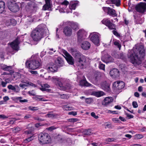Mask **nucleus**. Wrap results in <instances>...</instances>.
<instances>
[{
    "mask_svg": "<svg viewBox=\"0 0 146 146\" xmlns=\"http://www.w3.org/2000/svg\"><path fill=\"white\" fill-rule=\"evenodd\" d=\"M145 50L144 46H138L133 48L128 54V58L133 64L139 65L141 63V59L144 56Z\"/></svg>",
    "mask_w": 146,
    "mask_h": 146,
    "instance_id": "obj_1",
    "label": "nucleus"
},
{
    "mask_svg": "<svg viewBox=\"0 0 146 146\" xmlns=\"http://www.w3.org/2000/svg\"><path fill=\"white\" fill-rule=\"evenodd\" d=\"M70 50V52L73 56L76 58L77 59V65L80 68H83L86 61L85 56L74 49L71 48Z\"/></svg>",
    "mask_w": 146,
    "mask_h": 146,
    "instance_id": "obj_2",
    "label": "nucleus"
},
{
    "mask_svg": "<svg viewBox=\"0 0 146 146\" xmlns=\"http://www.w3.org/2000/svg\"><path fill=\"white\" fill-rule=\"evenodd\" d=\"M42 26V25H38L32 32L31 36L34 41H39L43 37L44 30Z\"/></svg>",
    "mask_w": 146,
    "mask_h": 146,
    "instance_id": "obj_3",
    "label": "nucleus"
},
{
    "mask_svg": "<svg viewBox=\"0 0 146 146\" xmlns=\"http://www.w3.org/2000/svg\"><path fill=\"white\" fill-rule=\"evenodd\" d=\"M36 56H32L30 61L27 60L25 63L26 66L29 69L35 70L38 68L40 65L41 63Z\"/></svg>",
    "mask_w": 146,
    "mask_h": 146,
    "instance_id": "obj_4",
    "label": "nucleus"
},
{
    "mask_svg": "<svg viewBox=\"0 0 146 146\" xmlns=\"http://www.w3.org/2000/svg\"><path fill=\"white\" fill-rule=\"evenodd\" d=\"M39 143L41 144H48L51 141V138L48 134L46 133L42 132L38 135Z\"/></svg>",
    "mask_w": 146,
    "mask_h": 146,
    "instance_id": "obj_5",
    "label": "nucleus"
},
{
    "mask_svg": "<svg viewBox=\"0 0 146 146\" xmlns=\"http://www.w3.org/2000/svg\"><path fill=\"white\" fill-rule=\"evenodd\" d=\"M7 6L11 11L14 12H17L19 9L18 5L13 1L8 2L7 3Z\"/></svg>",
    "mask_w": 146,
    "mask_h": 146,
    "instance_id": "obj_6",
    "label": "nucleus"
},
{
    "mask_svg": "<svg viewBox=\"0 0 146 146\" xmlns=\"http://www.w3.org/2000/svg\"><path fill=\"white\" fill-rule=\"evenodd\" d=\"M102 23L106 25L110 30H115V25L111 22L109 18H105L102 21Z\"/></svg>",
    "mask_w": 146,
    "mask_h": 146,
    "instance_id": "obj_7",
    "label": "nucleus"
},
{
    "mask_svg": "<svg viewBox=\"0 0 146 146\" xmlns=\"http://www.w3.org/2000/svg\"><path fill=\"white\" fill-rule=\"evenodd\" d=\"M98 34L97 33H91L90 36V40L96 45H98L99 43V39Z\"/></svg>",
    "mask_w": 146,
    "mask_h": 146,
    "instance_id": "obj_8",
    "label": "nucleus"
},
{
    "mask_svg": "<svg viewBox=\"0 0 146 146\" xmlns=\"http://www.w3.org/2000/svg\"><path fill=\"white\" fill-rule=\"evenodd\" d=\"M136 10L140 13H143L146 10V3L141 2L135 7Z\"/></svg>",
    "mask_w": 146,
    "mask_h": 146,
    "instance_id": "obj_9",
    "label": "nucleus"
},
{
    "mask_svg": "<svg viewBox=\"0 0 146 146\" xmlns=\"http://www.w3.org/2000/svg\"><path fill=\"white\" fill-rule=\"evenodd\" d=\"M87 34V33L84 29L80 30L77 33L78 40L79 42H81L82 40L85 38Z\"/></svg>",
    "mask_w": 146,
    "mask_h": 146,
    "instance_id": "obj_10",
    "label": "nucleus"
},
{
    "mask_svg": "<svg viewBox=\"0 0 146 146\" xmlns=\"http://www.w3.org/2000/svg\"><path fill=\"white\" fill-rule=\"evenodd\" d=\"M63 52L65 56V58L68 63L70 64L73 65L74 63L73 58L66 51L64 50Z\"/></svg>",
    "mask_w": 146,
    "mask_h": 146,
    "instance_id": "obj_11",
    "label": "nucleus"
},
{
    "mask_svg": "<svg viewBox=\"0 0 146 146\" xmlns=\"http://www.w3.org/2000/svg\"><path fill=\"white\" fill-rule=\"evenodd\" d=\"M113 86L117 89L120 90L124 88L125 83L123 81H118L113 83Z\"/></svg>",
    "mask_w": 146,
    "mask_h": 146,
    "instance_id": "obj_12",
    "label": "nucleus"
},
{
    "mask_svg": "<svg viewBox=\"0 0 146 146\" xmlns=\"http://www.w3.org/2000/svg\"><path fill=\"white\" fill-rule=\"evenodd\" d=\"M110 85L106 81L102 82L101 84V88L104 90L108 92L110 91Z\"/></svg>",
    "mask_w": 146,
    "mask_h": 146,
    "instance_id": "obj_13",
    "label": "nucleus"
},
{
    "mask_svg": "<svg viewBox=\"0 0 146 146\" xmlns=\"http://www.w3.org/2000/svg\"><path fill=\"white\" fill-rule=\"evenodd\" d=\"M105 9L107 10V13L110 16L113 17H117L116 11L114 9L110 7H105Z\"/></svg>",
    "mask_w": 146,
    "mask_h": 146,
    "instance_id": "obj_14",
    "label": "nucleus"
},
{
    "mask_svg": "<svg viewBox=\"0 0 146 146\" xmlns=\"http://www.w3.org/2000/svg\"><path fill=\"white\" fill-rule=\"evenodd\" d=\"M19 43V38H17L10 43V45L13 49L18 50L19 48L18 45Z\"/></svg>",
    "mask_w": 146,
    "mask_h": 146,
    "instance_id": "obj_15",
    "label": "nucleus"
},
{
    "mask_svg": "<svg viewBox=\"0 0 146 146\" xmlns=\"http://www.w3.org/2000/svg\"><path fill=\"white\" fill-rule=\"evenodd\" d=\"M101 73L99 72H96L94 75L93 80L95 83H97L101 79Z\"/></svg>",
    "mask_w": 146,
    "mask_h": 146,
    "instance_id": "obj_16",
    "label": "nucleus"
},
{
    "mask_svg": "<svg viewBox=\"0 0 146 146\" xmlns=\"http://www.w3.org/2000/svg\"><path fill=\"white\" fill-rule=\"evenodd\" d=\"M63 32L66 36H70L72 34V30L71 27L66 26L64 28Z\"/></svg>",
    "mask_w": 146,
    "mask_h": 146,
    "instance_id": "obj_17",
    "label": "nucleus"
},
{
    "mask_svg": "<svg viewBox=\"0 0 146 146\" xmlns=\"http://www.w3.org/2000/svg\"><path fill=\"white\" fill-rule=\"evenodd\" d=\"M55 63L58 67L62 66L64 65L63 59L60 57H58L57 58L55 61Z\"/></svg>",
    "mask_w": 146,
    "mask_h": 146,
    "instance_id": "obj_18",
    "label": "nucleus"
},
{
    "mask_svg": "<svg viewBox=\"0 0 146 146\" xmlns=\"http://www.w3.org/2000/svg\"><path fill=\"white\" fill-rule=\"evenodd\" d=\"M111 76L113 78H116L119 75V71L118 69L114 68L111 70L110 72Z\"/></svg>",
    "mask_w": 146,
    "mask_h": 146,
    "instance_id": "obj_19",
    "label": "nucleus"
},
{
    "mask_svg": "<svg viewBox=\"0 0 146 146\" xmlns=\"http://www.w3.org/2000/svg\"><path fill=\"white\" fill-rule=\"evenodd\" d=\"M52 79L53 82L57 86H59L61 88L63 87V84L58 78L53 77L52 78Z\"/></svg>",
    "mask_w": 146,
    "mask_h": 146,
    "instance_id": "obj_20",
    "label": "nucleus"
},
{
    "mask_svg": "<svg viewBox=\"0 0 146 146\" xmlns=\"http://www.w3.org/2000/svg\"><path fill=\"white\" fill-rule=\"evenodd\" d=\"M7 88L9 90H12L16 93L19 92L20 90V88L17 85H15L14 86L11 84H10L7 86Z\"/></svg>",
    "mask_w": 146,
    "mask_h": 146,
    "instance_id": "obj_21",
    "label": "nucleus"
},
{
    "mask_svg": "<svg viewBox=\"0 0 146 146\" xmlns=\"http://www.w3.org/2000/svg\"><path fill=\"white\" fill-rule=\"evenodd\" d=\"M113 99L111 97H107L104 100L103 104L105 106H107L109 104L112 102Z\"/></svg>",
    "mask_w": 146,
    "mask_h": 146,
    "instance_id": "obj_22",
    "label": "nucleus"
},
{
    "mask_svg": "<svg viewBox=\"0 0 146 146\" xmlns=\"http://www.w3.org/2000/svg\"><path fill=\"white\" fill-rule=\"evenodd\" d=\"M90 44L88 41L84 42L82 44L81 47L82 49L85 50H87L90 48Z\"/></svg>",
    "mask_w": 146,
    "mask_h": 146,
    "instance_id": "obj_23",
    "label": "nucleus"
},
{
    "mask_svg": "<svg viewBox=\"0 0 146 146\" xmlns=\"http://www.w3.org/2000/svg\"><path fill=\"white\" fill-rule=\"evenodd\" d=\"M80 84L82 86H85L87 87H92V85L88 82L86 80V78L81 80L80 82Z\"/></svg>",
    "mask_w": 146,
    "mask_h": 146,
    "instance_id": "obj_24",
    "label": "nucleus"
},
{
    "mask_svg": "<svg viewBox=\"0 0 146 146\" xmlns=\"http://www.w3.org/2000/svg\"><path fill=\"white\" fill-rule=\"evenodd\" d=\"M57 66L55 64L51 65L48 67L47 70L52 72H56L57 70Z\"/></svg>",
    "mask_w": 146,
    "mask_h": 146,
    "instance_id": "obj_25",
    "label": "nucleus"
},
{
    "mask_svg": "<svg viewBox=\"0 0 146 146\" xmlns=\"http://www.w3.org/2000/svg\"><path fill=\"white\" fill-rule=\"evenodd\" d=\"M78 1L71 2L69 6L70 9L71 10L75 9L76 7L78 5Z\"/></svg>",
    "mask_w": 146,
    "mask_h": 146,
    "instance_id": "obj_26",
    "label": "nucleus"
},
{
    "mask_svg": "<svg viewBox=\"0 0 146 146\" xmlns=\"http://www.w3.org/2000/svg\"><path fill=\"white\" fill-rule=\"evenodd\" d=\"M108 1L112 4H115L117 7L119 6L121 4L120 0H108Z\"/></svg>",
    "mask_w": 146,
    "mask_h": 146,
    "instance_id": "obj_27",
    "label": "nucleus"
},
{
    "mask_svg": "<svg viewBox=\"0 0 146 146\" xmlns=\"http://www.w3.org/2000/svg\"><path fill=\"white\" fill-rule=\"evenodd\" d=\"M5 3L3 1H0V13H2L5 11Z\"/></svg>",
    "mask_w": 146,
    "mask_h": 146,
    "instance_id": "obj_28",
    "label": "nucleus"
},
{
    "mask_svg": "<svg viewBox=\"0 0 146 146\" xmlns=\"http://www.w3.org/2000/svg\"><path fill=\"white\" fill-rule=\"evenodd\" d=\"M83 133L84 135H91L92 133L91 131V129H90L84 130L83 131Z\"/></svg>",
    "mask_w": 146,
    "mask_h": 146,
    "instance_id": "obj_29",
    "label": "nucleus"
},
{
    "mask_svg": "<svg viewBox=\"0 0 146 146\" xmlns=\"http://www.w3.org/2000/svg\"><path fill=\"white\" fill-rule=\"evenodd\" d=\"M94 94L95 96L98 97L104 95L105 94L103 91H99L94 92Z\"/></svg>",
    "mask_w": 146,
    "mask_h": 146,
    "instance_id": "obj_30",
    "label": "nucleus"
},
{
    "mask_svg": "<svg viewBox=\"0 0 146 146\" xmlns=\"http://www.w3.org/2000/svg\"><path fill=\"white\" fill-rule=\"evenodd\" d=\"M114 44L117 46L120 50L121 47V45L119 40H115L113 41Z\"/></svg>",
    "mask_w": 146,
    "mask_h": 146,
    "instance_id": "obj_31",
    "label": "nucleus"
},
{
    "mask_svg": "<svg viewBox=\"0 0 146 146\" xmlns=\"http://www.w3.org/2000/svg\"><path fill=\"white\" fill-rule=\"evenodd\" d=\"M50 3L46 4L44 5L42 8V9L44 10H50Z\"/></svg>",
    "mask_w": 146,
    "mask_h": 146,
    "instance_id": "obj_32",
    "label": "nucleus"
},
{
    "mask_svg": "<svg viewBox=\"0 0 146 146\" xmlns=\"http://www.w3.org/2000/svg\"><path fill=\"white\" fill-rule=\"evenodd\" d=\"M63 108L64 110L69 111L73 109L72 107L68 105H65L63 106Z\"/></svg>",
    "mask_w": 146,
    "mask_h": 146,
    "instance_id": "obj_33",
    "label": "nucleus"
},
{
    "mask_svg": "<svg viewBox=\"0 0 146 146\" xmlns=\"http://www.w3.org/2000/svg\"><path fill=\"white\" fill-rule=\"evenodd\" d=\"M34 98L37 101H47V100L45 99L44 98H39L38 96H36L34 97Z\"/></svg>",
    "mask_w": 146,
    "mask_h": 146,
    "instance_id": "obj_34",
    "label": "nucleus"
},
{
    "mask_svg": "<svg viewBox=\"0 0 146 146\" xmlns=\"http://www.w3.org/2000/svg\"><path fill=\"white\" fill-rule=\"evenodd\" d=\"M85 100L86 103L87 104H90L93 101L92 98H86Z\"/></svg>",
    "mask_w": 146,
    "mask_h": 146,
    "instance_id": "obj_35",
    "label": "nucleus"
},
{
    "mask_svg": "<svg viewBox=\"0 0 146 146\" xmlns=\"http://www.w3.org/2000/svg\"><path fill=\"white\" fill-rule=\"evenodd\" d=\"M28 109L30 110L33 111H36L39 109V108L37 107H34L33 106H29Z\"/></svg>",
    "mask_w": 146,
    "mask_h": 146,
    "instance_id": "obj_36",
    "label": "nucleus"
},
{
    "mask_svg": "<svg viewBox=\"0 0 146 146\" xmlns=\"http://www.w3.org/2000/svg\"><path fill=\"white\" fill-rule=\"evenodd\" d=\"M71 26L72 28L76 30L77 29H78V24L76 23H72L71 24Z\"/></svg>",
    "mask_w": 146,
    "mask_h": 146,
    "instance_id": "obj_37",
    "label": "nucleus"
},
{
    "mask_svg": "<svg viewBox=\"0 0 146 146\" xmlns=\"http://www.w3.org/2000/svg\"><path fill=\"white\" fill-rule=\"evenodd\" d=\"M12 67L11 66H6L3 68V69L5 71H8L9 72L12 71Z\"/></svg>",
    "mask_w": 146,
    "mask_h": 146,
    "instance_id": "obj_38",
    "label": "nucleus"
},
{
    "mask_svg": "<svg viewBox=\"0 0 146 146\" xmlns=\"http://www.w3.org/2000/svg\"><path fill=\"white\" fill-rule=\"evenodd\" d=\"M22 98L21 97H19L16 98V99L17 100H19V102L22 103L27 102L28 101L27 99L21 100Z\"/></svg>",
    "mask_w": 146,
    "mask_h": 146,
    "instance_id": "obj_39",
    "label": "nucleus"
},
{
    "mask_svg": "<svg viewBox=\"0 0 146 146\" xmlns=\"http://www.w3.org/2000/svg\"><path fill=\"white\" fill-rule=\"evenodd\" d=\"M22 82L25 83V84H28V86L29 85L32 86L33 84L28 81L23 80L21 81Z\"/></svg>",
    "mask_w": 146,
    "mask_h": 146,
    "instance_id": "obj_40",
    "label": "nucleus"
},
{
    "mask_svg": "<svg viewBox=\"0 0 146 146\" xmlns=\"http://www.w3.org/2000/svg\"><path fill=\"white\" fill-rule=\"evenodd\" d=\"M143 137V136L142 135L136 134L135 135V139H139L142 138Z\"/></svg>",
    "mask_w": 146,
    "mask_h": 146,
    "instance_id": "obj_41",
    "label": "nucleus"
},
{
    "mask_svg": "<svg viewBox=\"0 0 146 146\" xmlns=\"http://www.w3.org/2000/svg\"><path fill=\"white\" fill-rule=\"evenodd\" d=\"M60 96L61 98L64 99H67L69 98L67 95L65 94H61L60 95Z\"/></svg>",
    "mask_w": 146,
    "mask_h": 146,
    "instance_id": "obj_42",
    "label": "nucleus"
},
{
    "mask_svg": "<svg viewBox=\"0 0 146 146\" xmlns=\"http://www.w3.org/2000/svg\"><path fill=\"white\" fill-rule=\"evenodd\" d=\"M33 136H31L26 139L25 140V142H29L33 139Z\"/></svg>",
    "mask_w": 146,
    "mask_h": 146,
    "instance_id": "obj_43",
    "label": "nucleus"
},
{
    "mask_svg": "<svg viewBox=\"0 0 146 146\" xmlns=\"http://www.w3.org/2000/svg\"><path fill=\"white\" fill-rule=\"evenodd\" d=\"M57 128V127H56L54 126H51L49 127H48L47 128V129L48 130L50 131H52V130L56 129Z\"/></svg>",
    "mask_w": 146,
    "mask_h": 146,
    "instance_id": "obj_44",
    "label": "nucleus"
},
{
    "mask_svg": "<svg viewBox=\"0 0 146 146\" xmlns=\"http://www.w3.org/2000/svg\"><path fill=\"white\" fill-rule=\"evenodd\" d=\"M132 105L133 107L134 108H136L138 107V105L136 102H133L132 103Z\"/></svg>",
    "mask_w": 146,
    "mask_h": 146,
    "instance_id": "obj_45",
    "label": "nucleus"
},
{
    "mask_svg": "<svg viewBox=\"0 0 146 146\" xmlns=\"http://www.w3.org/2000/svg\"><path fill=\"white\" fill-rule=\"evenodd\" d=\"M99 68L101 69L104 70L105 68V65L101 64V62H100L99 64Z\"/></svg>",
    "mask_w": 146,
    "mask_h": 146,
    "instance_id": "obj_46",
    "label": "nucleus"
},
{
    "mask_svg": "<svg viewBox=\"0 0 146 146\" xmlns=\"http://www.w3.org/2000/svg\"><path fill=\"white\" fill-rule=\"evenodd\" d=\"M78 119L76 118H71L69 119V121L72 122H77Z\"/></svg>",
    "mask_w": 146,
    "mask_h": 146,
    "instance_id": "obj_47",
    "label": "nucleus"
},
{
    "mask_svg": "<svg viewBox=\"0 0 146 146\" xmlns=\"http://www.w3.org/2000/svg\"><path fill=\"white\" fill-rule=\"evenodd\" d=\"M106 141L108 142L115 141V139L113 138H109L106 139Z\"/></svg>",
    "mask_w": 146,
    "mask_h": 146,
    "instance_id": "obj_48",
    "label": "nucleus"
},
{
    "mask_svg": "<svg viewBox=\"0 0 146 146\" xmlns=\"http://www.w3.org/2000/svg\"><path fill=\"white\" fill-rule=\"evenodd\" d=\"M10 21L11 24L13 26H15L17 24V21L15 19H11V20Z\"/></svg>",
    "mask_w": 146,
    "mask_h": 146,
    "instance_id": "obj_49",
    "label": "nucleus"
},
{
    "mask_svg": "<svg viewBox=\"0 0 146 146\" xmlns=\"http://www.w3.org/2000/svg\"><path fill=\"white\" fill-rule=\"evenodd\" d=\"M66 89H71L72 88V86L70 84H69V83H67L66 85Z\"/></svg>",
    "mask_w": 146,
    "mask_h": 146,
    "instance_id": "obj_50",
    "label": "nucleus"
},
{
    "mask_svg": "<svg viewBox=\"0 0 146 146\" xmlns=\"http://www.w3.org/2000/svg\"><path fill=\"white\" fill-rule=\"evenodd\" d=\"M8 117L7 116L4 114L0 115V119H4L5 118H7Z\"/></svg>",
    "mask_w": 146,
    "mask_h": 146,
    "instance_id": "obj_51",
    "label": "nucleus"
},
{
    "mask_svg": "<svg viewBox=\"0 0 146 146\" xmlns=\"http://www.w3.org/2000/svg\"><path fill=\"white\" fill-rule=\"evenodd\" d=\"M91 115L93 117H94L95 118L97 119L98 118V116L96 115L95 113L92 112L91 113Z\"/></svg>",
    "mask_w": 146,
    "mask_h": 146,
    "instance_id": "obj_52",
    "label": "nucleus"
},
{
    "mask_svg": "<svg viewBox=\"0 0 146 146\" xmlns=\"http://www.w3.org/2000/svg\"><path fill=\"white\" fill-rule=\"evenodd\" d=\"M108 113L115 114H118L117 112V111H112L109 110L108 111Z\"/></svg>",
    "mask_w": 146,
    "mask_h": 146,
    "instance_id": "obj_53",
    "label": "nucleus"
},
{
    "mask_svg": "<svg viewBox=\"0 0 146 146\" xmlns=\"http://www.w3.org/2000/svg\"><path fill=\"white\" fill-rule=\"evenodd\" d=\"M112 33L114 35H115L117 36H120L119 33H117V32L116 31H115V30L113 31Z\"/></svg>",
    "mask_w": 146,
    "mask_h": 146,
    "instance_id": "obj_54",
    "label": "nucleus"
},
{
    "mask_svg": "<svg viewBox=\"0 0 146 146\" xmlns=\"http://www.w3.org/2000/svg\"><path fill=\"white\" fill-rule=\"evenodd\" d=\"M69 4V2L66 0L64 1L63 2L61 3V5H67Z\"/></svg>",
    "mask_w": 146,
    "mask_h": 146,
    "instance_id": "obj_55",
    "label": "nucleus"
},
{
    "mask_svg": "<svg viewBox=\"0 0 146 146\" xmlns=\"http://www.w3.org/2000/svg\"><path fill=\"white\" fill-rule=\"evenodd\" d=\"M14 75H16V77H17L16 79L19 78H21V74L18 72L15 73Z\"/></svg>",
    "mask_w": 146,
    "mask_h": 146,
    "instance_id": "obj_56",
    "label": "nucleus"
},
{
    "mask_svg": "<svg viewBox=\"0 0 146 146\" xmlns=\"http://www.w3.org/2000/svg\"><path fill=\"white\" fill-rule=\"evenodd\" d=\"M19 86L20 87L23 88L25 87L28 86V84H20Z\"/></svg>",
    "mask_w": 146,
    "mask_h": 146,
    "instance_id": "obj_57",
    "label": "nucleus"
},
{
    "mask_svg": "<svg viewBox=\"0 0 146 146\" xmlns=\"http://www.w3.org/2000/svg\"><path fill=\"white\" fill-rule=\"evenodd\" d=\"M69 115H77V112L76 111H71L68 113Z\"/></svg>",
    "mask_w": 146,
    "mask_h": 146,
    "instance_id": "obj_58",
    "label": "nucleus"
},
{
    "mask_svg": "<svg viewBox=\"0 0 146 146\" xmlns=\"http://www.w3.org/2000/svg\"><path fill=\"white\" fill-rule=\"evenodd\" d=\"M126 115H127V117H128V119L132 118L134 117L133 115L129 114L128 113H126Z\"/></svg>",
    "mask_w": 146,
    "mask_h": 146,
    "instance_id": "obj_59",
    "label": "nucleus"
},
{
    "mask_svg": "<svg viewBox=\"0 0 146 146\" xmlns=\"http://www.w3.org/2000/svg\"><path fill=\"white\" fill-rule=\"evenodd\" d=\"M54 116V115L51 113H48L46 115V117H52Z\"/></svg>",
    "mask_w": 146,
    "mask_h": 146,
    "instance_id": "obj_60",
    "label": "nucleus"
},
{
    "mask_svg": "<svg viewBox=\"0 0 146 146\" xmlns=\"http://www.w3.org/2000/svg\"><path fill=\"white\" fill-rule=\"evenodd\" d=\"M1 85L3 87H6L7 84L5 82L2 81H1Z\"/></svg>",
    "mask_w": 146,
    "mask_h": 146,
    "instance_id": "obj_61",
    "label": "nucleus"
},
{
    "mask_svg": "<svg viewBox=\"0 0 146 146\" xmlns=\"http://www.w3.org/2000/svg\"><path fill=\"white\" fill-rule=\"evenodd\" d=\"M46 52H44V51H42L40 53V56L41 57H42L44 56L46 54Z\"/></svg>",
    "mask_w": 146,
    "mask_h": 146,
    "instance_id": "obj_62",
    "label": "nucleus"
},
{
    "mask_svg": "<svg viewBox=\"0 0 146 146\" xmlns=\"http://www.w3.org/2000/svg\"><path fill=\"white\" fill-rule=\"evenodd\" d=\"M134 96L137 98H138L139 96V94L137 92H135L134 93Z\"/></svg>",
    "mask_w": 146,
    "mask_h": 146,
    "instance_id": "obj_63",
    "label": "nucleus"
},
{
    "mask_svg": "<svg viewBox=\"0 0 146 146\" xmlns=\"http://www.w3.org/2000/svg\"><path fill=\"white\" fill-rule=\"evenodd\" d=\"M91 144L93 146H99L98 143H91Z\"/></svg>",
    "mask_w": 146,
    "mask_h": 146,
    "instance_id": "obj_64",
    "label": "nucleus"
}]
</instances>
